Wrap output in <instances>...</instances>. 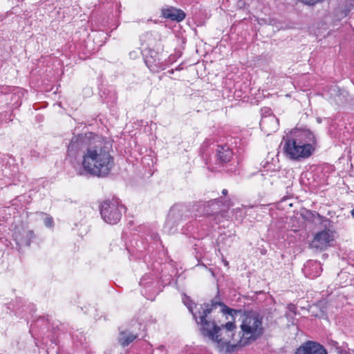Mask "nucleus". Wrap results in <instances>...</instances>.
Returning a JSON list of instances; mask_svg holds the SVG:
<instances>
[{"label": "nucleus", "instance_id": "obj_3", "mask_svg": "<svg viewBox=\"0 0 354 354\" xmlns=\"http://www.w3.org/2000/svg\"><path fill=\"white\" fill-rule=\"evenodd\" d=\"M240 327L243 333L240 345L246 346L263 335V316L256 310H245Z\"/></svg>", "mask_w": 354, "mask_h": 354}, {"label": "nucleus", "instance_id": "obj_19", "mask_svg": "<svg viewBox=\"0 0 354 354\" xmlns=\"http://www.w3.org/2000/svg\"><path fill=\"white\" fill-rule=\"evenodd\" d=\"M302 272L306 277L314 279L320 275L322 272L321 265L317 261H308L304 264Z\"/></svg>", "mask_w": 354, "mask_h": 354}, {"label": "nucleus", "instance_id": "obj_31", "mask_svg": "<svg viewBox=\"0 0 354 354\" xmlns=\"http://www.w3.org/2000/svg\"><path fill=\"white\" fill-rule=\"evenodd\" d=\"M174 71H176V70H175V69H171V70L169 71H168V73H169V74H174Z\"/></svg>", "mask_w": 354, "mask_h": 354}, {"label": "nucleus", "instance_id": "obj_30", "mask_svg": "<svg viewBox=\"0 0 354 354\" xmlns=\"http://www.w3.org/2000/svg\"><path fill=\"white\" fill-rule=\"evenodd\" d=\"M227 192H227V190L226 189H223V191H222V194H223V195H226V194H227Z\"/></svg>", "mask_w": 354, "mask_h": 354}, {"label": "nucleus", "instance_id": "obj_33", "mask_svg": "<svg viewBox=\"0 0 354 354\" xmlns=\"http://www.w3.org/2000/svg\"><path fill=\"white\" fill-rule=\"evenodd\" d=\"M51 342H52L53 343L57 344V340H56V339H55V338H54V337H53V339H51Z\"/></svg>", "mask_w": 354, "mask_h": 354}, {"label": "nucleus", "instance_id": "obj_5", "mask_svg": "<svg viewBox=\"0 0 354 354\" xmlns=\"http://www.w3.org/2000/svg\"><path fill=\"white\" fill-rule=\"evenodd\" d=\"M97 136L93 132H86L73 136L67 147L68 157L74 160L80 158L82 160L89 145Z\"/></svg>", "mask_w": 354, "mask_h": 354}, {"label": "nucleus", "instance_id": "obj_24", "mask_svg": "<svg viewBox=\"0 0 354 354\" xmlns=\"http://www.w3.org/2000/svg\"><path fill=\"white\" fill-rule=\"evenodd\" d=\"M183 301L184 304L188 308L189 311L192 314L193 317H194V319H195V316L194 315H196V317L199 316V312H200V310H201V306L197 308L196 312H194V310H193V302H192V301L191 300V299L189 297L185 296V297L183 299Z\"/></svg>", "mask_w": 354, "mask_h": 354}, {"label": "nucleus", "instance_id": "obj_1", "mask_svg": "<svg viewBox=\"0 0 354 354\" xmlns=\"http://www.w3.org/2000/svg\"><path fill=\"white\" fill-rule=\"evenodd\" d=\"M89 146L81 162L82 170L78 174L106 176L114 166L112 141L98 135Z\"/></svg>", "mask_w": 354, "mask_h": 354}, {"label": "nucleus", "instance_id": "obj_15", "mask_svg": "<svg viewBox=\"0 0 354 354\" xmlns=\"http://www.w3.org/2000/svg\"><path fill=\"white\" fill-rule=\"evenodd\" d=\"M234 156V152L230 146L227 144L218 145L216 149V163L220 165H224L231 161Z\"/></svg>", "mask_w": 354, "mask_h": 354}, {"label": "nucleus", "instance_id": "obj_32", "mask_svg": "<svg viewBox=\"0 0 354 354\" xmlns=\"http://www.w3.org/2000/svg\"><path fill=\"white\" fill-rule=\"evenodd\" d=\"M351 214L354 218V208L351 209Z\"/></svg>", "mask_w": 354, "mask_h": 354}, {"label": "nucleus", "instance_id": "obj_12", "mask_svg": "<svg viewBox=\"0 0 354 354\" xmlns=\"http://www.w3.org/2000/svg\"><path fill=\"white\" fill-rule=\"evenodd\" d=\"M140 334L133 328H119V332L116 338L117 342L124 348L130 345L136 339H140Z\"/></svg>", "mask_w": 354, "mask_h": 354}, {"label": "nucleus", "instance_id": "obj_10", "mask_svg": "<svg viewBox=\"0 0 354 354\" xmlns=\"http://www.w3.org/2000/svg\"><path fill=\"white\" fill-rule=\"evenodd\" d=\"M222 203L221 198H218L210 200L207 202H198L192 205L195 209L194 217L198 216L206 215L210 216L218 212Z\"/></svg>", "mask_w": 354, "mask_h": 354}, {"label": "nucleus", "instance_id": "obj_28", "mask_svg": "<svg viewBox=\"0 0 354 354\" xmlns=\"http://www.w3.org/2000/svg\"><path fill=\"white\" fill-rule=\"evenodd\" d=\"M182 69H183L182 64L178 65V66L175 68V70H176V71H180V70H182Z\"/></svg>", "mask_w": 354, "mask_h": 354}, {"label": "nucleus", "instance_id": "obj_6", "mask_svg": "<svg viewBox=\"0 0 354 354\" xmlns=\"http://www.w3.org/2000/svg\"><path fill=\"white\" fill-rule=\"evenodd\" d=\"M126 208L117 198L106 200L100 206V212L104 222L110 225L118 223Z\"/></svg>", "mask_w": 354, "mask_h": 354}, {"label": "nucleus", "instance_id": "obj_16", "mask_svg": "<svg viewBox=\"0 0 354 354\" xmlns=\"http://www.w3.org/2000/svg\"><path fill=\"white\" fill-rule=\"evenodd\" d=\"M35 236V233L32 230L24 228H18L13 234L14 239L19 247L29 246Z\"/></svg>", "mask_w": 354, "mask_h": 354}, {"label": "nucleus", "instance_id": "obj_25", "mask_svg": "<svg viewBox=\"0 0 354 354\" xmlns=\"http://www.w3.org/2000/svg\"><path fill=\"white\" fill-rule=\"evenodd\" d=\"M151 354H167V351L163 345L158 346Z\"/></svg>", "mask_w": 354, "mask_h": 354}, {"label": "nucleus", "instance_id": "obj_13", "mask_svg": "<svg viewBox=\"0 0 354 354\" xmlns=\"http://www.w3.org/2000/svg\"><path fill=\"white\" fill-rule=\"evenodd\" d=\"M295 354H327V351L319 343L308 340L299 346Z\"/></svg>", "mask_w": 354, "mask_h": 354}, {"label": "nucleus", "instance_id": "obj_7", "mask_svg": "<svg viewBox=\"0 0 354 354\" xmlns=\"http://www.w3.org/2000/svg\"><path fill=\"white\" fill-rule=\"evenodd\" d=\"M283 151L290 160L300 161L309 158L315 151V146L297 144V142L283 138Z\"/></svg>", "mask_w": 354, "mask_h": 354}, {"label": "nucleus", "instance_id": "obj_9", "mask_svg": "<svg viewBox=\"0 0 354 354\" xmlns=\"http://www.w3.org/2000/svg\"><path fill=\"white\" fill-rule=\"evenodd\" d=\"M284 137L297 142V144L314 146L316 143V138L314 133L310 129L306 128H295Z\"/></svg>", "mask_w": 354, "mask_h": 354}, {"label": "nucleus", "instance_id": "obj_22", "mask_svg": "<svg viewBox=\"0 0 354 354\" xmlns=\"http://www.w3.org/2000/svg\"><path fill=\"white\" fill-rule=\"evenodd\" d=\"M286 309L287 310L285 313L284 316L286 317L288 322L294 325L295 319V317L297 314V306L293 304H288Z\"/></svg>", "mask_w": 354, "mask_h": 354}, {"label": "nucleus", "instance_id": "obj_34", "mask_svg": "<svg viewBox=\"0 0 354 354\" xmlns=\"http://www.w3.org/2000/svg\"><path fill=\"white\" fill-rule=\"evenodd\" d=\"M221 337H227V333H226L225 332H223V335Z\"/></svg>", "mask_w": 354, "mask_h": 354}, {"label": "nucleus", "instance_id": "obj_27", "mask_svg": "<svg viewBox=\"0 0 354 354\" xmlns=\"http://www.w3.org/2000/svg\"><path fill=\"white\" fill-rule=\"evenodd\" d=\"M20 98V95L18 94H14L12 96V100H14L15 99H19Z\"/></svg>", "mask_w": 354, "mask_h": 354}, {"label": "nucleus", "instance_id": "obj_4", "mask_svg": "<svg viewBox=\"0 0 354 354\" xmlns=\"http://www.w3.org/2000/svg\"><path fill=\"white\" fill-rule=\"evenodd\" d=\"M192 207H193L192 206ZM195 209L190 205L177 203L173 205L168 213L165 229L169 233H174L177 227L183 222L194 216Z\"/></svg>", "mask_w": 354, "mask_h": 354}, {"label": "nucleus", "instance_id": "obj_14", "mask_svg": "<svg viewBox=\"0 0 354 354\" xmlns=\"http://www.w3.org/2000/svg\"><path fill=\"white\" fill-rule=\"evenodd\" d=\"M140 41L144 52H146L148 50H154L160 41V36L158 32L148 31L140 36Z\"/></svg>", "mask_w": 354, "mask_h": 354}, {"label": "nucleus", "instance_id": "obj_20", "mask_svg": "<svg viewBox=\"0 0 354 354\" xmlns=\"http://www.w3.org/2000/svg\"><path fill=\"white\" fill-rule=\"evenodd\" d=\"M162 16L165 19H169L178 22L182 21L186 17L185 12L174 7L162 10Z\"/></svg>", "mask_w": 354, "mask_h": 354}, {"label": "nucleus", "instance_id": "obj_11", "mask_svg": "<svg viewBox=\"0 0 354 354\" xmlns=\"http://www.w3.org/2000/svg\"><path fill=\"white\" fill-rule=\"evenodd\" d=\"M333 240L329 230H323L315 235L310 243V248L316 252H321L327 248L329 243Z\"/></svg>", "mask_w": 354, "mask_h": 354}, {"label": "nucleus", "instance_id": "obj_2", "mask_svg": "<svg viewBox=\"0 0 354 354\" xmlns=\"http://www.w3.org/2000/svg\"><path fill=\"white\" fill-rule=\"evenodd\" d=\"M211 313L210 308H205L203 311L199 312V316H195V321L200 326V332L204 337L210 340L221 339L223 332L227 333V337H234L236 328L234 322H228L220 326L215 322L208 319Z\"/></svg>", "mask_w": 354, "mask_h": 354}, {"label": "nucleus", "instance_id": "obj_8", "mask_svg": "<svg viewBox=\"0 0 354 354\" xmlns=\"http://www.w3.org/2000/svg\"><path fill=\"white\" fill-rule=\"evenodd\" d=\"M144 57L146 66L152 73L164 71L172 62L170 57L168 61L162 60L161 55L155 50H148V51L145 52Z\"/></svg>", "mask_w": 354, "mask_h": 354}, {"label": "nucleus", "instance_id": "obj_21", "mask_svg": "<svg viewBox=\"0 0 354 354\" xmlns=\"http://www.w3.org/2000/svg\"><path fill=\"white\" fill-rule=\"evenodd\" d=\"M329 344L339 354H351L348 344L343 342L341 345L336 341L330 340Z\"/></svg>", "mask_w": 354, "mask_h": 354}, {"label": "nucleus", "instance_id": "obj_23", "mask_svg": "<svg viewBox=\"0 0 354 354\" xmlns=\"http://www.w3.org/2000/svg\"><path fill=\"white\" fill-rule=\"evenodd\" d=\"M140 286H143L144 288L148 289V291L151 290V287L153 286L155 282L150 274H145L142 277L140 281Z\"/></svg>", "mask_w": 354, "mask_h": 354}, {"label": "nucleus", "instance_id": "obj_29", "mask_svg": "<svg viewBox=\"0 0 354 354\" xmlns=\"http://www.w3.org/2000/svg\"><path fill=\"white\" fill-rule=\"evenodd\" d=\"M21 102H17L14 105L15 107H18L21 105Z\"/></svg>", "mask_w": 354, "mask_h": 354}, {"label": "nucleus", "instance_id": "obj_18", "mask_svg": "<svg viewBox=\"0 0 354 354\" xmlns=\"http://www.w3.org/2000/svg\"><path fill=\"white\" fill-rule=\"evenodd\" d=\"M233 338L223 337L221 339L212 341L216 344V347L219 352L225 351L226 353H231L234 352L236 348L243 346L240 345V340L238 343L232 344L230 342Z\"/></svg>", "mask_w": 354, "mask_h": 354}, {"label": "nucleus", "instance_id": "obj_17", "mask_svg": "<svg viewBox=\"0 0 354 354\" xmlns=\"http://www.w3.org/2000/svg\"><path fill=\"white\" fill-rule=\"evenodd\" d=\"M218 306L221 307V311L224 315H228L232 317H234L236 315H237L238 313H241V310L231 308L226 306L224 303L221 301H216L213 299L211 300L210 303H204L203 304H201L200 311H203L205 310V308H210L212 313L213 310L216 308Z\"/></svg>", "mask_w": 354, "mask_h": 354}, {"label": "nucleus", "instance_id": "obj_26", "mask_svg": "<svg viewBox=\"0 0 354 354\" xmlns=\"http://www.w3.org/2000/svg\"><path fill=\"white\" fill-rule=\"evenodd\" d=\"M44 225L46 227H51L53 225V220L50 216H46L44 220Z\"/></svg>", "mask_w": 354, "mask_h": 354}]
</instances>
